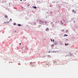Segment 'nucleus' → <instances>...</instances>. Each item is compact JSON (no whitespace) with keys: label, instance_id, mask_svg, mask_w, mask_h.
I'll return each mask as SVG.
<instances>
[{"label":"nucleus","instance_id":"obj_1","mask_svg":"<svg viewBox=\"0 0 78 78\" xmlns=\"http://www.w3.org/2000/svg\"><path fill=\"white\" fill-rule=\"evenodd\" d=\"M58 42H57V41H55V45H57L58 44Z\"/></svg>","mask_w":78,"mask_h":78},{"label":"nucleus","instance_id":"obj_2","mask_svg":"<svg viewBox=\"0 0 78 78\" xmlns=\"http://www.w3.org/2000/svg\"><path fill=\"white\" fill-rule=\"evenodd\" d=\"M48 57L50 58H51V56H50V55H48Z\"/></svg>","mask_w":78,"mask_h":78},{"label":"nucleus","instance_id":"obj_3","mask_svg":"<svg viewBox=\"0 0 78 78\" xmlns=\"http://www.w3.org/2000/svg\"><path fill=\"white\" fill-rule=\"evenodd\" d=\"M5 18H8V16L7 15L5 16Z\"/></svg>","mask_w":78,"mask_h":78},{"label":"nucleus","instance_id":"obj_4","mask_svg":"<svg viewBox=\"0 0 78 78\" xmlns=\"http://www.w3.org/2000/svg\"><path fill=\"white\" fill-rule=\"evenodd\" d=\"M65 46H66L69 45V44H66V43H65Z\"/></svg>","mask_w":78,"mask_h":78},{"label":"nucleus","instance_id":"obj_5","mask_svg":"<svg viewBox=\"0 0 78 78\" xmlns=\"http://www.w3.org/2000/svg\"><path fill=\"white\" fill-rule=\"evenodd\" d=\"M73 12H74L75 13H76L75 12V10H73Z\"/></svg>","mask_w":78,"mask_h":78},{"label":"nucleus","instance_id":"obj_6","mask_svg":"<svg viewBox=\"0 0 78 78\" xmlns=\"http://www.w3.org/2000/svg\"><path fill=\"white\" fill-rule=\"evenodd\" d=\"M67 36H68V35H66V34H65L64 35V37H67Z\"/></svg>","mask_w":78,"mask_h":78},{"label":"nucleus","instance_id":"obj_7","mask_svg":"<svg viewBox=\"0 0 78 78\" xmlns=\"http://www.w3.org/2000/svg\"><path fill=\"white\" fill-rule=\"evenodd\" d=\"M33 8H34V9H36L37 8L36 7H34V6H33Z\"/></svg>","mask_w":78,"mask_h":78},{"label":"nucleus","instance_id":"obj_8","mask_svg":"<svg viewBox=\"0 0 78 78\" xmlns=\"http://www.w3.org/2000/svg\"><path fill=\"white\" fill-rule=\"evenodd\" d=\"M65 31V30H62V32H63V31Z\"/></svg>","mask_w":78,"mask_h":78},{"label":"nucleus","instance_id":"obj_9","mask_svg":"<svg viewBox=\"0 0 78 78\" xmlns=\"http://www.w3.org/2000/svg\"><path fill=\"white\" fill-rule=\"evenodd\" d=\"M18 26H21V25H20V24H18Z\"/></svg>","mask_w":78,"mask_h":78},{"label":"nucleus","instance_id":"obj_10","mask_svg":"<svg viewBox=\"0 0 78 78\" xmlns=\"http://www.w3.org/2000/svg\"><path fill=\"white\" fill-rule=\"evenodd\" d=\"M30 64H33V63L32 62H31L30 63Z\"/></svg>","mask_w":78,"mask_h":78},{"label":"nucleus","instance_id":"obj_11","mask_svg":"<svg viewBox=\"0 0 78 78\" xmlns=\"http://www.w3.org/2000/svg\"><path fill=\"white\" fill-rule=\"evenodd\" d=\"M7 23H9V21H7Z\"/></svg>","mask_w":78,"mask_h":78},{"label":"nucleus","instance_id":"obj_12","mask_svg":"<svg viewBox=\"0 0 78 78\" xmlns=\"http://www.w3.org/2000/svg\"><path fill=\"white\" fill-rule=\"evenodd\" d=\"M54 41H55V40L54 39H53V41L54 42Z\"/></svg>","mask_w":78,"mask_h":78},{"label":"nucleus","instance_id":"obj_13","mask_svg":"<svg viewBox=\"0 0 78 78\" xmlns=\"http://www.w3.org/2000/svg\"><path fill=\"white\" fill-rule=\"evenodd\" d=\"M49 64H46V65H48Z\"/></svg>","mask_w":78,"mask_h":78},{"label":"nucleus","instance_id":"obj_14","mask_svg":"<svg viewBox=\"0 0 78 78\" xmlns=\"http://www.w3.org/2000/svg\"><path fill=\"white\" fill-rule=\"evenodd\" d=\"M21 43H20V45H21Z\"/></svg>","mask_w":78,"mask_h":78},{"label":"nucleus","instance_id":"obj_15","mask_svg":"<svg viewBox=\"0 0 78 78\" xmlns=\"http://www.w3.org/2000/svg\"><path fill=\"white\" fill-rule=\"evenodd\" d=\"M47 29H48H48H48V28H47Z\"/></svg>","mask_w":78,"mask_h":78},{"label":"nucleus","instance_id":"obj_16","mask_svg":"<svg viewBox=\"0 0 78 78\" xmlns=\"http://www.w3.org/2000/svg\"><path fill=\"white\" fill-rule=\"evenodd\" d=\"M10 20L12 21V19H10Z\"/></svg>","mask_w":78,"mask_h":78},{"label":"nucleus","instance_id":"obj_17","mask_svg":"<svg viewBox=\"0 0 78 78\" xmlns=\"http://www.w3.org/2000/svg\"><path fill=\"white\" fill-rule=\"evenodd\" d=\"M23 0H20V1H22Z\"/></svg>","mask_w":78,"mask_h":78},{"label":"nucleus","instance_id":"obj_18","mask_svg":"<svg viewBox=\"0 0 78 78\" xmlns=\"http://www.w3.org/2000/svg\"><path fill=\"white\" fill-rule=\"evenodd\" d=\"M16 23H14V25H16Z\"/></svg>","mask_w":78,"mask_h":78},{"label":"nucleus","instance_id":"obj_19","mask_svg":"<svg viewBox=\"0 0 78 78\" xmlns=\"http://www.w3.org/2000/svg\"><path fill=\"white\" fill-rule=\"evenodd\" d=\"M68 40L67 39H66V41H67Z\"/></svg>","mask_w":78,"mask_h":78},{"label":"nucleus","instance_id":"obj_20","mask_svg":"<svg viewBox=\"0 0 78 78\" xmlns=\"http://www.w3.org/2000/svg\"><path fill=\"white\" fill-rule=\"evenodd\" d=\"M51 42L52 41V39H51Z\"/></svg>","mask_w":78,"mask_h":78},{"label":"nucleus","instance_id":"obj_21","mask_svg":"<svg viewBox=\"0 0 78 78\" xmlns=\"http://www.w3.org/2000/svg\"><path fill=\"white\" fill-rule=\"evenodd\" d=\"M45 30H46V31L47 30V29H45Z\"/></svg>","mask_w":78,"mask_h":78},{"label":"nucleus","instance_id":"obj_22","mask_svg":"<svg viewBox=\"0 0 78 78\" xmlns=\"http://www.w3.org/2000/svg\"><path fill=\"white\" fill-rule=\"evenodd\" d=\"M6 23V22H4V23Z\"/></svg>","mask_w":78,"mask_h":78},{"label":"nucleus","instance_id":"obj_23","mask_svg":"<svg viewBox=\"0 0 78 78\" xmlns=\"http://www.w3.org/2000/svg\"><path fill=\"white\" fill-rule=\"evenodd\" d=\"M74 23H75V21H74Z\"/></svg>","mask_w":78,"mask_h":78},{"label":"nucleus","instance_id":"obj_24","mask_svg":"<svg viewBox=\"0 0 78 78\" xmlns=\"http://www.w3.org/2000/svg\"><path fill=\"white\" fill-rule=\"evenodd\" d=\"M41 1H43V0H41Z\"/></svg>","mask_w":78,"mask_h":78},{"label":"nucleus","instance_id":"obj_25","mask_svg":"<svg viewBox=\"0 0 78 78\" xmlns=\"http://www.w3.org/2000/svg\"><path fill=\"white\" fill-rule=\"evenodd\" d=\"M49 52L50 53V52Z\"/></svg>","mask_w":78,"mask_h":78},{"label":"nucleus","instance_id":"obj_26","mask_svg":"<svg viewBox=\"0 0 78 78\" xmlns=\"http://www.w3.org/2000/svg\"><path fill=\"white\" fill-rule=\"evenodd\" d=\"M9 22H10V20H9Z\"/></svg>","mask_w":78,"mask_h":78}]
</instances>
